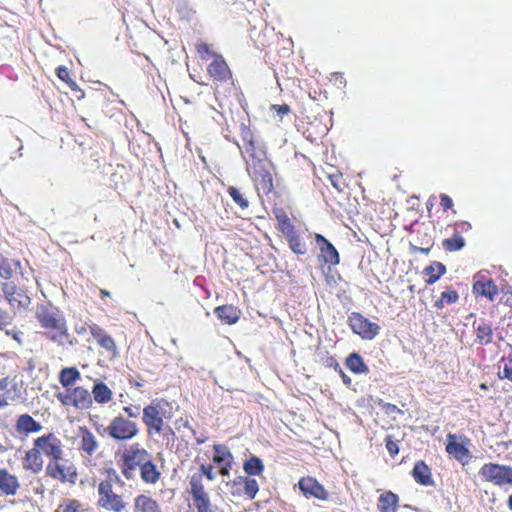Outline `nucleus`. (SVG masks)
<instances>
[{
	"label": "nucleus",
	"mask_w": 512,
	"mask_h": 512,
	"mask_svg": "<svg viewBox=\"0 0 512 512\" xmlns=\"http://www.w3.org/2000/svg\"><path fill=\"white\" fill-rule=\"evenodd\" d=\"M243 159L246 163V171L257 187L270 192L273 188V181L267 157L248 160L246 156H243Z\"/></svg>",
	"instance_id": "nucleus-1"
},
{
	"label": "nucleus",
	"mask_w": 512,
	"mask_h": 512,
	"mask_svg": "<svg viewBox=\"0 0 512 512\" xmlns=\"http://www.w3.org/2000/svg\"><path fill=\"white\" fill-rule=\"evenodd\" d=\"M103 432L116 441H128L138 434L139 429L135 422L123 416H116L107 428H103Z\"/></svg>",
	"instance_id": "nucleus-2"
},
{
	"label": "nucleus",
	"mask_w": 512,
	"mask_h": 512,
	"mask_svg": "<svg viewBox=\"0 0 512 512\" xmlns=\"http://www.w3.org/2000/svg\"><path fill=\"white\" fill-rule=\"evenodd\" d=\"M479 475L497 486L512 485V468L507 465L486 463L479 470Z\"/></svg>",
	"instance_id": "nucleus-3"
},
{
	"label": "nucleus",
	"mask_w": 512,
	"mask_h": 512,
	"mask_svg": "<svg viewBox=\"0 0 512 512\" xmlns=\"http://www.w3.org/2000/svg\"><path fill=\"white\" fill-rule=\"evenodd\" d=\"M446 452L463 465L468 463L472 455L468 449L470 440L462 435L449 433L446 437Z\"/></svg>",
	"instance_id": "nucleus-4"
},
{
	"label": "nucleus",
	"mask_w": 512,
	"mask_h": 512,
	"mask_svg": "<svg viewBox=\"0 0 512 512\" xmlns=\"http://www.w3.org/2000/svg\"><path fill=\"white\" fill-rule=\"evenodd\" d=\"M98 494V505L101 508L113 512H122L125 509L126 503L120 495L113 492L109 481H102L99 484Z\"/></svg>",
	"instance_id": "nucleus-5"
},
{
	"label": "nucleus",
	"mask_w": 512,
	"mask_h": 512,
	"mask_svg": "<svg viewBox=\"0 0 512 512\" xmlns=\"http://www.w3.org/2000/svg\"><path fill=\"white\" fill-rule=\"evenodd\" d=\"M348 324L355 334L365 340L374 339L380 331V326L378 324L371 322L369 319L357 312H352L349 315Z\"/></svg>",
	"instance_id": "nucleus-6"
},
{
	"label": "nucleus",
	"mask_w": 512,
	"mask_h": 512,
	"mask_svg": "<svg viewBox=\"0 0 512 512\" xmlns=\"http://www.w3.org/2000/svg\"><path fill=\"white\" fill-rule=\"evenodd\" d=\"M36 318L43 328L53 329L64 324L65 318L60 310L51 304L37 306Z\"/></svg>",
	"instance_id": "nucleus-7"
},
{
	"label": "nucleus",
	"mask_w": 512,
	"mask_h": 512,
	"mask_svg": "<svg viewBox=\"0 0 512 512\" xmlns=\"http://www.w3.org/2000/svg\"><path fill=\"white\" fill-rule=\"evenodd\" d=\"M34 446H36L39 451L44 453L46 456L51 457L53 461H59L62 459L63 450L61 440L53 433H49L35 439Z\"/></svg>",
	"instance_id": "nucleus-8"
},
{
	"label": "nucleus",
	"mask_w": 512,
	"mask_h": 512,
	"mask_svg": "<svg viewBox=\"0 0 512 512\" xmlns=\"http://www.w3.org/2000/svg\"><path fill=\"white\" fill-rule=\"evenodd\" d=\"M58 398L65 405H73L77 409H88L92 406L93 400L89 390L83 387H76L69 390L64 396L59 394Z\"/></svg>",
	"instance_id": "nucleus-9"
},
{
	"label": "nucleus",
	"mask_w": 512,
	"mask_h": 512,
	"mask_svg": "<svg viewBox=\"0 0 512 512\" xmlns=\"http://www.w3.org/2000/svg\"><path fill=\"white\" fill-rule=\"evenodd\" d=\"M46 474L61 482L74 484L77 480V471L73 465H64L58 461H51L46 466Z\"/></svg>",
	"instance_id": "nucleus-10"
},
{
	"label": "nucleus",
	"mask_w": 512,
	"mask_h": 512,
	"mask_svg": "<svg viewBox=\"0 0 512 512\" xmlns=\"http://www.w3.org/2000/svg\"><path fill=\"white\" fill-rule=\"evenodd\" d=\"M190 492L197 510L207 509L211 505L208 493L205 491L201 474H193L190 478Z\"/></svg>",
	"instance_id": "nucleus-11"
},
{
	"label": "nucleus",
	"mask_w": 512,
	"mask_h": 512,
	"mask_svg": "<svg viewBox=\"0 0 512 512\" xmlns=\"http://www.w3.org/2000/svg\"><path fill=\"white\" fill-rule=\"evenodd\" d=\"M151 458L149 452L140 448L139 444H133L126 449L122 455L123 462L129 467H141Z\"/></svg>",
	"instance_id": "nucleus-12"
},
{
	"label": "nucleus",
	"mask_w": 512,
	"mask_h": 512,
	"mask_svg": "<svg viewBox=\"0 0 512 512\" xmlns=\"http://www.w3.org/2000/svg\"><path fill=\"white\" fill-rule=\"evenodd\" d=\"M142 420L144 424L148 427V433H162L164 421L160 416V412L156 406L148 405L143 409Z\"/></svg>",
	"instance_id": "nucleus-13"
},
{
	"label": "nucleus",
	"mask_w": 512,
	"mask_h": 512,
	"mask_svg": "<svg viewBox=\"0 0 512 512\" xmlns=\"http://www.w3.org/2000/svg\"><path fill=\"white\" fill-rule=\"evenodd\" d=\"M244 143V151L241 149L242 156H246L248 160L257 158H265L266 151L253 138V134L249 129H245L242 133Z\"/></svg>",
	"instance_id": "nucleus-14"
},
{
	"label": "nucleus",
	"mask_w": 512,
	"mask_h": 512,
	"mask_svg": "<svg viewBox=\"0 0 512 512\" xmlns=\"http://www.w3.org/2000/svg\"><path fill=\"white\" fill-rule=\"evenodd\" d=\"M298 486H299V489L301 490V492L307 498L314 497L319 500H326L328 498L327 491L314 478H311V477L302 478L298 482Z\"/></svg>",
	"instance_id": "nucleus-15"
},
{
	"label": "nucleus",
	"mask_w": 512,
	"mask_h": 512,
	"mask_svg": "<svg viewBox=\"0 0 512 512\" xmlns=\"http://www.w3.org/2000/svg\"><path fill=\"white\" fill-rule=\"evenodd\" d=\"M315 241L319 246L321 257L325 263L331 264V265L339 264V261H340L339 253L330 241H328L321 234L315 235Z\"/></svg>",
	"instance_id": "nucleus-16"
},
{
	"label": "nucleus",
	"mask_w": 512,
	"mask_h": 512,
	"mask_svg": "<svg viewBox=\"0 0 512 512\" xmlns=\"http://www.w3.org/2000/svg\"><path fill=\"white\" fill-rule=\"evenodd\" d=\"M46 337L52 342L63 347L66 344L75 346L78 343V340L69 334L66 326V320L64 321L63 326L59 325L58 327L50 329V331L46 333Z\"/></svg>",
	"instance_id": "nucleus-17"
},
{
	"label": "nucleus",
	"mask_w": 512,
	"mask_h": 512,
	"mask_svg": "<svg viewBox=\"0 0 512 512\" xmlns=\"http://www.w3.org/2000/svg\"><path fill=\"white\" fill-rule=\"evenodd\" d=\"M412 477L414 480L423 486H433L434 480L432 478L431 469L424 461H417L412 469Z\"/></svg>",
	"instance_id": "nucleus-18"
},
{
	"label": "nucleus",
	"mask_w": 512,
	"mask_h": 512,
	"mask_svg": "<svg viewBox=\"0 0 512 512\" xmlns=\"http://www.w3.org/2000/svg\"><path fill=\"white\" fill-rule=\"evenodd\" d=\"M209 74L218 81H226L230 76V69L221 56H216L214 61L209 64Z\"/></svg>",
	"instance_id": "nucleus-19"
},
{
	"label": "nucleus",
	"mask_w": 512,
	"mask_h": 512,
	"mask_svg": "<svg viewBox=\"0 0 512 512\" xmlns=\"http://www.w3.org/2000/svg\"><path fill=\"white\" fill-rule=\"evenodd\" d=\"M20 484L16 476L8 473L6 469H0V490L7 496L17 493Z\"/></svg>",
	"instance_id": "nucleus-20"
},
{
	"label": "nucleus",
	"mask_w": 512,
	"mask_h": 512,
	"mask_svg": "<svg viewBox=\"0 0 512 512\" xmlns=\"http://www.w3.org/2000/svg\"><path fill=\"white\" fill-rule=\"evenodd\" d=\"M215 315L228 325L235 324L240 318V310L233 305H222L214 309Z\"/></svg>",
	"instance_id": "nucleus-21"
},
{
	"label": "nucleus",
	"mask_w": 512,
	"mask_h": 512,
	"mask_svg": "<svg viewBox=\"0 0 512 512\" xmlns=\"http://www.w3.org/2000/svg\"><path fill=\"white\" fill-rule=\"evenodd\" d=\"M23 466L25 469L31 470L34 473H38L42 470L43 460L41 457V452L36 446H34L26 453Z\"/></svg>",
	"instance_id": "nucleus-22"
},
{
	"label": "nucleus",
	"mask_w": 512,
	"mask_h": 512,
	"mask_svg": "<svg viewBox=\"0 0 512 512\" xmlns=\"http://www.w3.org/2000/svg\"><path fill=\"white\" fill-rule=\"evenodd\" d=\"M42 429V425L35 421L29 414H22L16 422V430L19 433H35Z\"/></svg>",
	"instance_id": "nucleus-23"
},
{
	"label": "nucleus",
	"mask_w": 512,
	"mask_h": 512,
	"mask_svg": "<svg viewBox=\"0 0 512 512\" xmlns=\"http://www.w3.org/2000/svg\"><path fill=\"white\" fill-rule=\"evenodd\" d=\"M423 273L428 276L426 283L432 285L446 273V267L443 263L434 261L429 266L424 268Z\"/></svg>",
	"instance_id": "nucleus-24"
},
{
	"label": "nucleus",
	"mask_w": 512,
	"mask_h": 512,
	"mask_svg": "<svg viewBox=\"0 0 512 512\" xmlns=\"http://www.w3.org/2000/svg\"><path fill=\"white\" fill-rule=\"evenodd\" d=\"M140 475L144 482L154 484L159 480L161 473L149 459L140 467Z\"/></svg>",
	"instance_id": "nucleus-25"
},
{
	"label": "nucleus",
	"mask_w": 512,
	"mask_h": 512,
	"mask_svg": "<svg viewBox=\"0 0 512 512\" xmlns=\"http://www.w3.org/2000/svg\"><path fill=\"white\" fill-rule=\"evenodd\" d=\"M94 400L99 404H106L112 399V391L104 382H96L92 388Z\"/></svg>",
	"instance_id": "nucleus-26"
},
{
	"label": "nucleus",
	"mask_w": 512,
	"mask_h": 512,
	"mask_svg": "<svg viewBox=\"0 0 512 512\" xmlns=\"http://www.w3.org/2000/svg\"><path fill=\"white\" fill-rule=\"evenodd\" d=\"M398 496L393 492H386L380 495L378 509L380 512H396Z\"/></svg>",
	"instance_id": "nucleus-27"
},
{
	"label": "nucleus",
	"mask_w": 512,
	"mask_h": 512,
	"mask_svg": "<svg viewBox=\"0 0 512 512\" xmlns=\"http://www.w3.org/2000/svg\"><path fill=\"white\" fill-rule=\"evenodd\" d=\"M81 449L88 455H92L98 448V442L91 431L81 428Z\"/></svg>",
	"instance_id": "nucleus-28"
},
{
	"label": "nucleus",
	"mask_w": 512,
	"mask_h": 512,
	"mask_svg": "<svg viewBox=\"0 0 512 512\" xmlns=\"http://www.w3.org/2000/svg\"><path fill=\"white\" fill-rule=\"evenodd\" d=\"M347 368L356 374H366L369 371L368 366L364 363L363 358L358 353H352L346 358Z\"/></svg>",
	"instance_id": "nucleus-29"
},
{
	"label": "nucleus",
	"mask_w": 512,
	"mask_h": 512,
	"mask_svg": "<svg viewBox=\"0 0 512 512\" xmlns=\"http://www.w3.org/2000/svg\"><path fill=\"white\" fill-rule=\"evenodd\" d=\"M473 291L476 294L487 297L489 300H493L494 296L498 292L496 285L491 279L486 282L476 281L473 284Z\"/></svg>",
	"instance_id": "nucleus-30"
},
{
	"label": "nucleus",
	"mask_w": 512,
	"mask_h": 512,
	"mask_svg": "<svg viewBox=\"0 0 512 512\" xmlns=\"http://www.w3.org/2000/svg\"><path fill=\"white\" fill-rule=\"evenodd\" d=\"M135 508L139 512H161L157 502L146 495L136 497Z\"/></svg>",
	"instance_id": "nucleus-31"
},
{
	"label": "nucleus",
	"mask_w": 512,
	"mask_h": 512,
	"mask_svg": "<svg viewBox=\"0 0 512 512\" xmlns=\"http://www.w3.org/2000/svg\"><path fill=\"white\" fill-rule=\"evenodd\" d=\"M214 457L213 461L221 466L226 465L229 466V464L233 463V456L229 449L224 445H215L214 446Z\"/></svg>",
	"instance_id": "nucleus-32"
},
{
	"label": "nucleus",
	"mask_w": 512,
	"mask_h": 512,
	"mask_svg": "<svg viewBox=\"0 0 512 512\" xmlns=\"http://www.w3.org/2000/svg\"><path fill=\"white\" fill-rule=\"evenodd\" d=\"M80 378V372L75 367L64 368L59 375V381L63 387L71 386Z\"/></svg>",
	"instance_id": "nucleus-33"
},
{
	"label": "nucleus",
	"mask_w": 512,
	"mask_h": 512,
	"mask_svg": "<svg viewBox=\"0 0 512 512\" xmlns=\"http://www.w3.org/2000/svg\"><path fill=\"white\" fill-rule=\"evenodd\" d=\"M243 469L248 475H260L264 470V465L259 457L252 456L244 462Z\"/></svg>",
	"instance_id": "nucleus-34"
},
{
	"label": "nucleus",
	"mask_w": 512,
	"mask_h": 512,
	"mask_svg": "<svg viewBox=\"0 0 512 512\" xmlns=\"http://www.w3.org/2000/svg\"><path fill=\"white\" fill-rule=\"evenodd\" d=\"M465 246L464 238L459 234L458 231L454 233L451 238L443 240V247L449 252H455L461 250Z\"/></svg>",
	"instance_id": "nucleus-35"
},
{
	"label": "nucleus",
	"mask_w": 512,
	"mask_h": 512,
	"mask_svg": "<svg viewBox=\"0 0 512 512\" xmlns=\"http://www.w3.org/2000/svg\"><path fill=\"white\" fill-rule=\"evenodd\" d=\"M477 341L481 344H488L492 341V328L491 325L485 322L479 323L476 327Z\"/></svg>",
	"instance_id": "nucleus-36"
},
{
	"label": "nucleus",
	"mask_w": 512,
	"mask_h": 512,
	"mask_svg": "<svg viewBox=\"0 0 512 512\" xmlns=\"http://www.w3.org/2000/svg\"><path fill=\"white\" fill-rule=\"evenodd\" d=\"M286 237L289 242V247L295 254L303 255L306 253V244L301 240L296 231Z\"/></svg>",
	"instance_id": "nucleus-37"
},
{
	"label": "nucleus",
	"mask_w": 512,
	"mask_h": 512,
	"mask_svg": "<svg viewBox=\"0 0 512 512\" xmlns=\"http://www.w3.org/2000/svg\"><path fill=\"white\" fill-rule=\"evenodd\" d=\"M56 512H85L78 500L68 499L58 506Z\"/></svg>",
	"instance_id": "nucleus-38"
},
{
	"label": "nucleus",
	"mask_w": 512,
	"mask_h": 512,
	"mask_svg": "<svg viewBox=\"0 0 512 512\" xmlns=\"http://www.w3.org/2000/svg\"><path fill=\"white\" fill-rule=\"evenodd\" d=\"M244 482V493L249 499H254L259 491L258 482L254 478L245 477L239 478Z\"/></svg>",
	"instance_id": "nucleus-39"
},
{
	"label": "nucleus",
	"mask_w": 512,
	"mask_h": 512,
	"mask_svg": "<svg viewBox=\"0 0 512 512\" xmlns=\"http://www.w3.org/2000/svg\"><path fill=\"white\" fill-rule=\"evenodd\" d=\"M7 301L11 306L17 305L19 307H26L30 303L29 297L20 288H18L15 294L7 299Z\"/></svg>",
	"instance_id": "nucleus-40"
},
{
	"label": "nucleus",
	"mask_w": 512,
	"mask_h": 512,
	"mask_svg": "<svg viewBox=\"0 0 512 512\" xmlns=\"http://www.w3.org/2000/svg\"><path fill=\"white\" fill-rule=\"evenodd\" d=\"M228 194L233 199V201L239 205L241 209H247L249 207V201L240 193V191L236 187H229Z\"/></svg>",
	"instance_id": "nucleus-41"
},
{
	"label": "nucleus",
	"mask_w": 512,
	"mask_h": 512,
	"mask_svg": "<svg viewBox=\"0 0 512 512\" xmlns=\"http://www.w3.org/2000/svg\"><path fill=\"white\" fill-rule=\"evenodd\" d=\"M277 219L279 222V228L285 236H288L296 231L294 225L291 223L286 214L278 215Z\"/></svg>",
	"instance_id": "nucleus-42"
},
{
	"label": "nucleus",
	"mask_w": 512,
	"mask_h": 512,
	"mask_svg": "<svg viewBox=\"0 0 512 512\" xmlns=\"http://www.w3.org/2000/svg\"><path fill=\"white\" fill-rule=\"evenodd\" d=\"M12 274L13 271L10 260L0 253V277L8 280L12 277Z\"/></svg>",
	"instance_id": "nucleus-43"
},
{
	"label": "nucleus",
	"mask_w": 512,
	"mask_h": 512,
	"mask_svg": "<svg viewBox=\"0 0 512 512\" xmlns=\"http://www.w3.org/2000/svg\"><path fill=\"white\" fill-rule=\"evenodd\" d=\"M502 362L503 367L499 372L500 378L512 381V359H503Z\"/></svg>",
	"instance_id": "nucleus-44"
},
{
	"label": "nucleus",
	"mask_w": 512,
	"mask_h": 512,
	"mask_svg": "<svg viewBox=\"0 0 512 512\" xmlns=\"http://www.w3.org/2000/svg\"><path fill=\"white\" fill-rule=\"evenodd\" d=\"M97 342L102 348L106 349L107 351H114L116 348L113 338L109 336L107 333H105V335H103Z\"/></svg>",
	"instance_id": "nucleus-45"
},
{
	"label": "nucleus",
	"mask_w": 512,
	"mask_h": 512,
	"mask_svg": "<svg viewBox=\"0 0 512 512\" xmlns=\"http://www.w3.org/2000/svg\"><path fill=\"white\" fill-rule=\"evenodd\" d=\"M1 288L6 300L12 297L18 289V287L12 282L1 283Z\"/></svg>",
	"instance_id": "nucleus-46"
},
{
	"label": "nucleus",
	"mask_w": 512,
	"mask_h": 512,
	"mask_svg": "<svg viewBox=\"0 0 512 512\" xmlns=\"http://www.w3.org/2000/svg\"><path fill=\"white\" fill-rule=\"evenodd\" d=\"M386 448L391 456H395L399 452L398 441L393 440L392 436L388 435L385 439Z\"/></svg>",
	"instance_id": "nucleus-47"
},
{
	"label": "nucleus",
	"mask_w": 512,
	"mask_h": 512,
	"mask_svg": "<svg viewBox=\"0 0 512 512\" xmlns=\"http://www.w3.org/2000/svg\"><path fill=\"white\" fill-rule=\"evenodd\" d=\"M442 301L447 304H453L459 299V295L455 290H447L441 294Z\"/></svg>",
	"instance_id": "nucleus-48"
},
{
	"label": "nucleus",
	"mask_w": 512,
	"mask_h": 512,
	"mask_svg": "<svg viewBox=\"0 0 512 512\" xmlns=\"http://www.w3.org/2000/svg\"><path fill=\"white\" fill-rule=\"evenodd\" d=\"M198 474H201V477L204 475L207 477L208 480L212 481L215 478V473L213 471V467L211 465H204L202 464L200 467V472Z\"/></svg>",
	"instance_id": "nucleus-49"
},
{
	"label": "nucleus",
	"mask_w": 512,
	"mask_h": 512,
	"mask_svg": "<svg viewBox=\"0 0 512 512\" xmlns=\"http://www.w3.org/2000/svg\"><path fill=\"white\" fill-rule=\"evenodd\" d=\"M11 323V316L3 309H0V329L6 328Z\"/></svg>",
	"instance_id": "nucleus-50"
},
{
	"label": "nucleus",
	"mask_w": 512,
	"mask_h": 512,
	"mask_svg": "<svg viewBox=\"0 0 512 512\" xmlns=\"http://www.w3.org/2000/svg\"><path fill=\"white\" fill-rule=\"evenodd\" d=\"M56 74L59 79H61L62 81L66 82V83H68V81L71 79L69 76V70L65 66H59L56 69Z\"/></svg>",
	"instance_id": "nucleus-51"
},
{
	"label": "nucleus",
	"mask_w": 512,
	"mask_h": 512,
	"mask_svg": "<svg viewBox=\"0 0 512 512\" xmlns=\"http://www.w3.org/2000/svg\"><path fill=\"white\" fill-rule=\"evenodd\" d=\"M90 332L97 341L106 333L100 326L96 324L90 326Z\"/></svg>",
	"instance_id": "nucleus-52"
},
{
	"label": "nucleus",
	"mask_w": 512,
	"mask_h": 512,
	"mask_svg": "<svg viewBox=\"0 0 512 512\" xmlns=\"http://www.w3.org/2000/svg\"><path fill=\"white\" fill-rule=\"evenodd\" d=\"M440 201H441L440 202L441 206L443 207L444 210H448V209L452 208V206H453L452 199L446 194L440 195Z\"/></svg>",
	"instance_id": "nucleus-53"
},
{
	"label": "nucleus",
	"mask_w": 512,
	"mask_h": 512,
	"mask_svg": "<svg viewBox=\"0 0 512 512\" xmlns=\"http://www.w3.org/2000/svg\"><path fill=\"white\" fill-rule=\"evenodd\" d=\"M384 409H385V412L388 414V415H393L395 413H399V414H403V411L400 410L396 405L394 404H391V403H386L384 405Z\"/></svg>",
	"instance_id": "nucleus-54"
},
{
	"label": "nucleus",
	"mask_w": 512,
	"mask_h": 512,
	"mask_svg": "<svg viewBox=\"0 0 512 512\" xmlns=\"http://www.w3.org/2000/svg\"><path fill=\"white\" fill-rule=\"evenodd\" d=\"M272 107L278 115H286L290 112V107L287 104L273 105Z\"/></svg>",
	"instance_id": "nucleus-55"
},
{
	"label": "nucleus",
	"mask_w": 512,
	"mask_h": 512,
	"mask_svg": "<svg viewBox=\"0 0 512 512\" xmlns=\"http://www.w3.org/2000/svg\"><path fill=\"white\" fill-rule=\"evenodd\" d=\"M197 50L200 54L214 55L207 43H201L198 45Z\"/></svg>",
	"instance_id": "nucleus-56"
},
{
	"label": "nucleus",
	"mask_w": 512,
	"mask_h": 512,
	"mask_svg": "<svg viewBox=\"0 0 512 512\" xmlns=\"http://www.w3.org/2000/svg\"><path fill=\"white\" fill-rule=\"evenodd\" d=\"M135 470V467H129L127 466L124 462H123V466H122V473L124 474V476L127 478V479H130L132 478L133 476V471Z\"/></svg>",
	"instance_id": "nucleus-57"
},
{
	"label": "nucleus",
	"mask_w": 512,
	"mask_h": 512,
	"mask_svg": "<svg viewBox=\"0 0 512 512\" xmlns=\"http://www.w3.org/2000/svg\"><path fill=\"white\" fill-rule=\"evenodd\" d=\"M431 248L428 247V248H423V247H418V246H415V245H411V251L413 253H416V252H419V253H422V254H428L430 252Z\"/></svg>",
	"instance_id": "nucleus-58"
},
{
	"label": "nucleus",
	"mask_w": 512,
	"mask_h": 512,
	"mask_svg": "<svg viewBox=\"0 0 512 512\" xmlns=\"http://www.w3.org/2000/svg\"><path fill=\"white\" fill-rule=\"evenodd\" d=\"M124 411L128 414L129 417H137L139 414V408H135L133 410L131 407H124Z\"/></svg>",
	"instance_id": "nucleus-59"
},
{
	"label": "nucleus",
	"mask_w": 512,
	"mask_h": 512,
	"mask_svg": "<svg viewBox=\"0 0 512 512\" xmlns=\"http://www.w3.org/2000/svg\"><path fill=\"white\" fill-rule=\"evenodd\" d=\"M108 478H109V482L111 483L112 481H116V482H119L120 481V478L118 476V474L116 473L115 470H111V471H108Z\"/></svg>",
	"instance_id": "nucleus-60"
},
{
	"label": "nucleus",
	"mask_w": 512,
	"mask_h": 512,
	"mask_svg": "<svg viewBox=\"0 0 512 512\" xmlns=\"http://www.w3.org/2000/svg\"><path fill=\"white\" fill-rule=\"evenodd\" d=\"M6 334L11 335L14 340H16L18 343H21L20 332L15 331V330H11V331L7 330Z\"/></svg>",
	"instance_id": "nucleus-61"
},
{
	"label": "nucleus",
	"mask_w": 512,
	"mask_h": 512,
	"mask_svg": "<svg viewBox=\"0 0 512 512\" xmlns=\"http://www.w3.org/2000/svg\"><path fill=\"white\" fill-rule=\"evenodd\" d=\"M162 432H163L164 437H167L168 440L170 439V436L174 437V435H175L173 429L170 427L163 428Z\"/></svg>",
	"instance_id": "nucleus-62"
},
{
	"label": "nucleus",
	"mask_w": 512,
	"mask_h": 512,
	"mask_svg": "<svg viewBox=\"0 0 512 512\" xmlns=\"http://www.w3.org/2000/svg\"><path fill=\"white\" fill-rule=\"evenodd\" d=\"M232 467V464H229V466H226V465H221L220 468V473L223 475V476H228L229 475V471Z\"/></svg>",
	"instance_id": "nucleus-63"
},
{
	"label": "nucleus",
	"mask_w": 512,
	"mask_h": 512,
	"mask_svg": "<svg viewBox=\"0 0 512 512\" xmlns=\"http://www.w3.org/2000/svg\"><path fill=\"white\" fill-rule=\"evenodd\" d=\"M198 512H223L219 510L217 507H212L211 505L207 507V509H199Z\"/></svg>",
	"instance_id": "nucleus-64"
}]
</instances>
